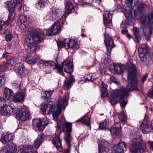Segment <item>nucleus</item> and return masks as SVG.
Returning a JSON list of instances; mask_svg holds the SVG:
<instances>
[{
	"mask_svg": "<svg viewBox=\"0 0 153 153\" xmlns=\"http://www.w3.org/2000/svg\"><path fill=\"white\" fill-rule=\"evenodd\" d=\"M13 37V35L12 33L10 34L8 36H5V40L7 42L10 41L12 39Z\"/></svg>",
	"mask_w": 153,
	"mask_h": 153,
	"instance_id": "8fccbe9b",
	"label": "nucleus"
},
{
	"mask_svg": "<svg viewBox=\"0 0 153 153\" xmlns=\"http://www.w3.org/2000/svg\"><path fill=\"white\" fill-rule=\"evenodd\" d=\"M29 34L26 37L25 43L28 57L26 59V62L28 64L33 65L36 63L38 58L35 57L31 59L29 56L33 57L35 56V52L39 48L37 44L40 42L41 35H44L43 32L36 30L29 31Z\"/></svg>",
	"mask_w": 153,
	"mask_h": 153,
	"instance_id": "f03ea898",
	"label": "nucleus"
},
{
	"mask_svg": "<svg viewBox=\"0 0 153 153\" xmlns=\"http://www.w3.org/2000/svg\"><path fill=\"white\" fill-rule=\"evenodd\" d=\"M60 23L58 21H56L48 30L47 35L52 36L57 34L60 31Z\"/></svg>",
	"mask_w": 153,
	"mask_h": 153,
	"instance_id": "9b49d317",
	"label": "nucleus"
},
{
	"mask_svg": "<svg viewBox=\"0 0 153 153\" xmlns=\"http://www.w3.org/2000/svg\"><path fill=\"white\" fill-rule=\"evenodd\" d=\"M3 95L4 98L10 100L13 99L14 96V93L11 89L6 88L4 89Z\"/></svg>",
	"mask_w": 153,
	"mask_h": 153,
	"instance_id": "6ab92c4d",
	"label": "nucleus"
},
{
	"mask_svg": "<svg viewBox=\"0 0 153 153\" xmlns=\"http://www.w3.org/2000/svg\"><path fill=\"white\" fill-rule=\"evenodd\" d=\"M140 128L143 133H144L147 132H149L150 131L149 126L148 124L145 125L142 123L140 125Z\"/></svg>",
	"mask_w": 153,
	"mask_h": 153,
	"instance_id": "e433bc0d",
	"label": "nucleus"
},
{
	"mask_svg": "<svg viewBox=\"0 0 153 153\" xmlns=\"http://www.w3.org/2000/svg\"><path fill=\"white\" fill-rule=\"evenodd\" d=\"M138 0H125L124 1L128 7H134L138 3Z\"/></svg>",
	"mask_w": 153,
	"mask_h": 153,
	"instance_id": "c9c22d12",
	"label": "nucleus"
},
{
	"mask_svg": "<svg viewBox=\"0 0 153 153\" xmlns=\"http://www.w3.org/2000/svg\"><path fill=\"white\" fill-rule=\"evenodd\" d=\"M7 21L4 22L3 20H1V30L2 29L3 26H7L9 24H7Z\"/></svg>",
	"mask_w": 153,
	"mask_h": 153,
	"instance_id": "6e6d98bb",
	"label": "nucleus"
},
{
	"mask_svg": "<svg viewBox=\"0 0 153 153\" xmlns=\"http://www.w3.org/2000/svg\"><path fill=\"white\" fill-rule=\"evenodd\" d=\"M44 135L41 134L38 135V137L34 142V145L35 147L38 148L43 143L44 140Z\"/></svg>",
	"mask_w": 153,
	"mask_h": 153,
	"instance_id": "412c9836",
	"label": "nucleus"
},
{
	"mask_svg": "<svg viewBox=\"0 0 153 153\" xmlns=\"http://www.w3.org/2000/svg\"><path fill=\"white\" fill-rule=\"evenodd\" d=\"M139 54L140 58L142 62L146 61L149 56V54L148 52H139Z\"/></svg>",
	"mask_w": 153,
	"mask_h": 153,
	"instance_id": "2f4dec72",
	"label": "nucleus"
},
{
	"mask_svg": "<svg viewBox=\"0 0 153 153\" xmlns=\"http://www.w3.org/2000/svg\"><path fill=\"white\" fill-rule=\"evenodd\" d=\"M23 0H13V1H7L5 3L6 7L9 8L10 12L13 13L15 7L18 4H22Z\"/></svg>",
	"mask_w": 153,
	"mask_h": 153,
	"instance_id": "1a4fd4ad",
	"label": "nucleus"
},
{
	"mask_svg": "<svg viewBox=\"0 0 153 153\" xmlns=\"http://www.w3.org/2000/svg\"><path fill=\"white\" fill-rule=\"evenodd\" d=\"M5 81V79L4 75H2L1 76V85H4Z\"/></svg>",
	"mask_w": 153,
	"mask_h": 153,
	"instance_id": "603ef678",
	"label": "nucleus"
},
{
	"mask_svg": "<svg viewBox=\"0 0 153 153\" xmlns=\"http://www.w3.org/2000/svg\"><path fill=\"white\" fill-rule=\"evenodd\" d=\"M53 144L56 147L57 150L61 152L62 150L61 141L59 137L58 136H55L52 141Z\"/></svg>",
	"mask_w": 153,
	"mask_h": 153,
	"instance_id": "f3484780",
	"label": "nucleus"
},
{
	"mask_svg": "<svg viewBox=\"0 0 153 153\" xmlns=\"http://www.w3.org/2000/svg\"><path fill=\"white\" fill-rule=\"evenodd\" d=\"M10 32H11V31H10V29H7L4 31L2 34L3 35L5 36L7 34L10 33Z\"/></svg>",
	"mask_w": 153,
	"mask_h": 153,
	"instance_id": "4d7b16f0",
	"label": "nucleus"
},
{
	"mask_svg": "<svg viewBox=\"0 0 153 153\" xmlns=\"http://www.w3.org/2000/svg\"><path fill=\"white\" fill-rule=\"evenodd\" d=\"M53 91V90L43 91L42 93H41L42 98L46 100H48V99L51 98Z\"/></svg>",
	"mask_w": 153,
	"mask_h": 153,
	"instance_id": "bb28decb",
	"label": "nucleus"
},
{
	"mask_svg": "<svg viewBox=\"0 0 153 153\" xmlns=\"http://www.w3.org/2000/svg\"><path fill=\"white\" fill-rule=\"evenodd\" d=\"M112 15L108 11L106 12L103 15V21L105 24L110 23L111 22Z\"/></svg>",
	"mask_w": 153,
	"mask_h": 153,
	"instance_id": "4be33fe9",
	"label": "nucleus"
},
{
	"mask_svg": "<svg viewBox=\"0 0 153 153\" xmlns=\"http://www.w3.org/2000/svg\"><path fill=\"white\" fill-rule=\"evenodd\" d=\"M26 71L24 65L23 64H22L18 67L17 73L22 77L25 75Z\"/></svg>",
	"mask_w": 153,
	"mask_h": 153,
	"instance_id": "7c9ffc66",
	"label": "nucleus"
},
{
	"mask_svg": "<svg viewBox=\"0 0 153 153\" xmlns=\"http://www.w3.org/2000/svg\"><path fill=\"white\" fill-rule=\"evenodd\" d=\"M138 50L139 53L148 52V46L145 44H143L139 46Z\"/></svg>",
	"mask_w": 153,
	"mask_h": 153,
	"instance_id": "f704fd0d",
	"label": "nucleus"
},
{
	"mask_svg": "<svg viewBox=\"0 0 153 153\" xmlns=\"http://www.w3.org/2000/svg\"><path fill=\"white\" fill-rule=\"evenodd\" d=\"M37 65L40 68H43L45 66H52L54 65L53 61L44 60L41 59L37 63Z\"/></svg>",
	"mask_w": 153,
	"mask_h": 153,
	"instance_id": "a211bd4d",
	"label": "nucleus"
},
{
	"mask_svg": "<svg viewBox=\"0 0 153 153\" xmlns=\"http://www.w3.org/2000/svg\"><path fill=\"white\" fill-rule=\"evenodd\" d=\"M8 66L6 63L5 64H4L3 65L1 66V71H4L6 70L7 67H8Z\"/></svg>",
	"mask_w": 153,
	"mask_h": 153,
	"instance_id": "5fc2aeb1",
	"label": "nucleus"
},
{
	"mask_svg": "<svg viewBox=\"0 0 153 153\" xmlns=\"http://www.w3.org/2000/svg\"><path fill=\"white\" fill-rule=\"evenodd\" d=\"M13 20V18H10L8 17L7 19V24H9L11 23Z\"/></svg>",
	"mask_w": 153,
	"mask_h": 153,
	"instance_id": "680f3d73",
	"label": "nucleus"
},
{
	"mask_svg": "<svg viewBox=\"0 0 153 153\" xmlns=\"http://www.w3.org/2000/svg\"><path fill=\"white\" fill-rule=\"evenodd\" d=\"M147 95L150 98L153 99V85L151 89L149 91Z\"/></svg>",
	"mask_w": 153,
	"mask_h": 153,
	"instance_id": "de8ad7c7",
	"label": "nucleus"
},
{
	"mask_svg": "<svg viewBox=\"0 0 153 153\" xmlns=\"http://www.w3.org/2000/svg\"><path fill=\"white\" fill-rule=\"evenodd\" d=\"M119 117L120 119L122 122L125 121L126 116L125 114L123 111L121 113L119 114Z\"/></svg>",
	"mask_w": 153,
	"mask_h": 153,
	"instance_id": "79ce46f5",
	"label": "nucleus"
},
{
	"mask_svg": "<svg viewBox=\"0 0 153 153\" xmlns=\"http://www.w3.org/2000/svg\"><path fill=\"white\" fill-rule=\"evenodd\" d=\"M27 21V17L25 15L20 16L18 20L19 25L21 28H23V26L26 27L25 23Z\"/></svg>",
	"mask_w": 153,
	"mask_h": 153,
	"instance_id": "5701e85b",
	"label": "nucleus"
},
{
	"mask_svg": "<svg viewBox=\"0 0 153 153\" xmlns=\"http://www.w3.org/2000/svg\"><path fill=\"white\" fill-rule=\"evenodd\" d=\"M126 150V145L124 142H120L114 145L112 152L114 153H123Z\"/></svg>",
	"mask_w": 153,
	"mask_h": 153,
	"instance_id": "f8f14e48",
	"label": "nucleus"
},
{
	"mask_svg": "<svg viewBox=\"0 0 153 153\" xmlns=\"http://www.w3.org/2000/svg\"><path fill=\"white\" fill-rule=\"evenodd\" d=\"M92 77L91 74H87L85 76V80L86 81H89L91 79Z\"/></svg>",
	"mask_w": 153,
	"mask_h": 153,
	"instance_id": "864d4df0",
	"label": "nucleus"
},
{
	"mask_svg": "<svg viewBox=\"0 0 153 153\" xmlns=\"http://www.w3.org/2000/svg\"><path fill=\"white\" fill-rule=\"evenodd\" d=\"M99 145H100L101 148H106V147L108 148L109 144L106 140H103L101 141L100 144H99Z\"/></svg>",
	"mask_w": 153,
	"mask_h": 153,
	"instance_id": "58836bf2",
	"label": "nucleus"
},
{
	"mask_svg": "<svg viewBox=\"0 0 153 153\" xmlns=\"http://www.w3.org/2000/svg\"><path fill=\"white\" fill-rule=\"evenodd\" d=\"M63 68H64V71L68 73L71 74L73 71L71 63L70 61L68 59H66L62 62L61 65H60L58 64H56L53 69H57V72L60 73L62 71Z\"/></svg>",
	"mask_w": 153,
	"mask_h": 153,
	"instance_id": "39448f33",
	"label": "nucleus"
},
{
	"mask_svg": "<svg viewBox=\"0 0 153 153\" xmlns=\"http://www.w3.org/2000/svg\"><path fill=\"white\" fill-rule=\"evenodd\" d=\"M2 142L6 144L12 140L14 138V136L11 133H4L2 135Z\"/></svg>",
	"mask_w": 153,
	"mask_h": 153,
	"instance_id": "aec40b11",
	"label": "nucleus"
},
{
	"mask_svg": "<svg viewBox=\"0 0 153 153\" xmlns=\"http://www.w3.org/2000/svg\"><path fill=\"white\" fill-rule=\"evenodd\" d=\"M148 21V23L149 25H150V26H149V28L150 31L149 34H151L152 33V30H151V27L153 25V10L152 11L149 15H147V18Z\"/></svg>",
	"mask_w": 153,
	"mask_h": 153,
	"instance_id": "393cba45",
	"label": "nucleus"
},
{
	"mask_svg": "<svg viewBox=\"0 0 153 153\" xmlns=\"http://www.w3.org/2000/svg\"><path fill=\"white\" fill-rule=\"evenodd\" d=\"M111 80L114 83H115L117 85H118V81L114 77L111 78Z\"/></svg>",
	"mask_w": 153,
	"mask_h": 153,
	"instance_id": "052dcab7",
	"label": "nucleus"
},
{
	"mask_svg": "<svg viewBox=\"0 0 153 153\" xmlns=\"http://www.w3.org/2000/svg\"><path fill=\"white\" fill-rule=\"evenodd\" d=\"M33 151V147L31 145L26 146L21 153H31Z\"/></svg>",
	"mask_w": 153,
	"mask_h": 153,
	"instance_id": "4c0bfd02",
	"label": "nucleus"
},
{
	"mask_svg": "<svg viewBox=\"0 0 153 153\" xmlns=\"http://www.w3.org/2000/svg\"><path fill=\"white\" fill-rule=\"evenodd\" d=\"M90 120V117L87 114H86L83 117L78 120L77 122L81 121L87 126H90L91 124Z\"/></svg>",
	"mask_w": 153,
	"mask_h": 153,
	"instance_id": "a878e982",
	"label": "nucleus"
},
{
	"mask_svg": "<svg viewBox=\"0 0 153 153\" xmlns=\"http://www.w3.org/2000/svg\"><path fill=\"white\" fill-rule=\"evenodd\" d=\"M66 39H65L64 42L61 41L58 43H57L58 47L60 48H61L63 47H65V48L66 44H67V43L65 42V41Z\"/></svg>",
	"mask_w": 153,
	"mask_h": 153,
	"instance_id": "a18cd8bd",
	"label": "nucleus"
},
{
	"mask_svg": "<svg viewBox=\"0 0 153 153\" xmlns=\"http://www.w3.org/2000/svg\"><path fill=\"white\" fill-rule=\"evenodd\" d=\"M125 69L124 65H114V69L116 73L121 74L124 71Z\"/></svg>",
	"mask_w": 153,
	"mask_h": 153,
	"instance_id": "c756f323",
	"label": "nucleus"
},
{
	"mask_svg": "<svg viewBox=\"0 0 153 153\" xmlns=\"http://www.w3.org/2000/svg\"><path fill=\"white\" fill-rule=\"evenodd\" d=\"M107 85L104 83H102L101 86V91H105L107 90Z\"/></svg>",
	"mask_w": 153,
	"mask_h": 153,
	"instance_id": "3c124183",
	"label": "nucleus"
},
{
	"mask_svg": "<svg viewBox=\"0 0 153 153\" xmlns=\"http://www.w3.org/2000/svg\"><path fill=\"white\" fill-rule=\"evenodd\" d=\"M121 129L120 124L117 123L114 124L111 127L109 130L112 134H117L119 133Z\"/></svg>",
	"mask_w": 153,
	"mask_h": 153,
	"instance_id": "dca6fc26",
	"label": "nucleus"
},
{
	"mask_svg": "<svg viewBox=\"0 0 153 153\" xmlns=\"http://www.w3.org/2000/svg\"><path fill=\"white\" fill-rule=\"evenodd\" d=\"M48 0H40L36 4V8L39 10H42L48 4Z\"/></svg>",
	"mask_w": 153,
	"mask_h": 153,
	"instance_id": "cd10ccee",
	"label": "nucleus"
},
{
	"mask_svg": "<svg viewBox=\"0 0 153 153\" xmlns=\"http://www.w3.org/2000/svg\"><path fill=\"white\" fill-rule=\"evenodd\" d=\"M128 74H127L128 84L126 88H123L120 90H114L111 93L110 102L113 105L117 102V98H118L120 105L121 107L125 106L126 103L122 99L127 94L129 91L137 90V79L136 77L137 72L135 65L130 61L127 63Z\"/></svg>",
	"mask_w": 153,
	"mask_h": 153,
	"instance_id": "f257e3e1",
	"label": "nucleus"
},
{
	"mask_svg": "<svg viewBox=\"0 0 153 153\" xmlns=\"http://www.w3.org/2000/svg\"><path fill=\"white\" fill-rule=\"evenodd\" d=\"M24 98V93L22 92L16 94L13 98V101L15 102H22L23 101Z\"/></svg>",
	"mask_w": 153,
	"mask_h": 153,
	"instance_id": "b1692460",
	"label": "nucleus"
},
{
	"mask_svg": "<svg viewBox=\"0 0 153 153\" xmlns=\"http://www.w3.org/2000/svg\"><path fill=\"white\" fill-rule=\"evenodd\" d=\"M72 124L70 123L65 122L64 123L60 122L57 123L56 131L59 133L64 130L65 126L66 127V134L65 137V141L68 144V147L67 149H68V151L70 150L71 147V141L72 140V138L70 134L72 130Z\"/></svg>",
	"mask_w": 153,
	"mask_h": 153,
	"instance_id": "20e7f679",
	"label": "nucleus"
},
{
	"mask_svg": "<svg viewBox=\"0 0 153 153\" xmlns=\"http://www.w3.org/2000/svg\"><path fill=\"white\" fill-rule=\"evenodd\" d=\"M8 53L6 52H5L4 53H3L2 55V57L3 58H6L8 56Z\"/></svg>",
	"mask_w": 153,
	"mask_h": 153,
	"instance_id": "338daca9",
	"label": "nucleus"
},
{
	"mask_svg": "<svg viewBox=\"0 0 153 153\" xmlns=\"http://www.w3.org/2000/svg\"><path fill=\"white\" fill-rule=\"evenodd\" d=\"M148 143L149 145L150 148L153 150V141H149Z\"/></svg>",
	"mask_w": 153,
	"mask_h": 153,
	"instance_id": "0e129e2a",
	"label": "nucleus"
},
{
	"mask_svg": "<svg viewBox=\"0 0 153 153\" xmlns=\"http://www.w3.org/2000/svg\"><path fill=\"white\" fill-rule=\"evenodd\" d=\"M16 60L14 58L10 59L7 61L6 64L10 68L12 67V65L15 64L16 62Z\"/></svg>",
	"mask_w": 153,
	"mask_h": 153,
	"instance_id": "ea45409f",
	"label": "nucleus"
},
{
	"mask_svg": "<svg viewBox=\"0 0 153 153\" xmlns=\"http://www.w3.org/2000/svg\"><path fill=\"white\" fill-rule=\"evenodd\" d=\"M140 133L139 132H136L132 137L135 140H137L140 137Z\"/></svg>",
	"mask_w": 153,
	"mask_h": 153,
	"instance_id": "09e8293b",
	"label": "nucleus"
},
{
	"mask_svg": "<svg viewBox=\"0 0 153 153\" xmlns=\"http://www.w3.org/2000/svg\"><path fill=\"white\" fill-rule=\"evenodd\" d=\"M134 33L135 37L137 39H139L140 38V34H139V31L134 32Z\"/></svg>",
	"mask_w": 153,
	"mask_h": 153,
	"instance_id": "13d9d810",
	"label": "nucleus"
},
{
	"mask_svg": "<svg viewBox=\"0 0 153 153\" xmlns=\"http://www.w3.org/2000/svg\"><path fill=\"white\" fill-rule=\"evenodd\" d=\"M128 32V30L126 28H124V29H123L122 30V33L123 34H127Z\"/></svg>",
	"mask_w": 153,
	"mask_h": 153,
	"instance_id": "69168bd1",
	"label": "nucleus"
},
{
	"mask_svg": "<svg viewBox=\"0 0 153 153\" xmlns=\"http://www.w3.org/2000/svg\"><path fill=\"white\" fill-rule=\"evenodd\" d=\"M102 93L101 94V97L103 98L104 97L107 96V93L106 92V91H102Z\"/></svg>",
	"mask_w": 153,
	"mask_h": 153,
	"instance_id": "e2e57ef3",
	"label": "nucleus"
},
{
	"mask_svg": "<svg viewBox=\"0 0 153 153\" xmlns=\"http://www.w3.org/2000/svg\"><path fill=\"white\" fill-rule=\"evenodd\" d=\"M16 115L19 120L22 121L27 120L29 119L30 116L29 110L26 108H22L18 110L16 112Z\"/></svg>",
	"mask_w": 153,
	"mask_h": 153,
	"instance_id": "0eeeda50",
	"label": "nucleus"
},
{
	"mask_svg": "<svg viewBox=\"0 0 153 153\" xmlns=\"http://www.w3.org/2000/svg\"><path fill=\"white\" fill-rule=\"evenodd\" d=\"M104 43L105 45L107 51V55L108 56L110 55V53L112 49L114 47L113 40L112 38L105 33L104 34Z\"/></svg>",
	"mask_w": 153,
	"mask_h": 153,
	"instance_id": "423d86ee",
	"label": "nucleus"
},
{
	"mask_svg": "<svg viewBox=\"0 0 153 153\" xmlns=\"http://www.w3.org/2000/svg\"><path fill=\"white\" fill-rule=\"evenodd\" d=\"M147 150L145 146L137 142L134 143L130 150L132 153H145Z\"/></svg>",
	"mask_w": 153,
	"mask_h": 153,
	"instance_id": "6e6552de",
	"label": "nucleus"
},
{
	"mask_svg": "<svg viewBox=\"0 0 153 153\" xmlns=\"http://www.w3.org/2000/svg\"><path fill=\"white\" fill-rule=\"evenodd\" d=\"M9 153H16L17 149L15 144L11 143L8 145Z\"/></svg>",
	"mask_w": 153,
	"mask_h": 153,
	"instance_id": "72a5a7b5",
	"label": "nucleus"
},
{
	"mask_svg": "<svg viewBox=\"0 0 153 153\" xmlns=\"http://www.w3.org/2000/svg\"><path fill=\"white\" fill-rule=\"evenodd\" d=\"M8 145L3 147L1 149V151L3 153H9Z\"/></svg>",
	"mask_w": 153,
	"mask_h": 153,
	"instance_id": "49530a36",
	"label": "nucleus"
},
{
	"mask_svg": "<svg viewBox=\"0 0 153 153\" xmlns=\"http://www.w3.org/2000/svg\"><path fill=\"white\" fill-rule=\"evenodd\" d=\"M69 42L66 44L65 48L67 49L72 48L77 50L79 48L78 42L73 39H68Z\"/></svg>",
	"mask_w": 153,
	"mask_h": 153,
	"instance_id": "2eb2a0df",
	"label": "nucleus"
},
{
	"mask_svg": "<svg viewBox=\"0 0 153 153\" xmlns=\"http://www.w3.org/2000/svg\"><path fill=\"white\" fill-rule=\"evenodd\" d=\"M146 6V4L141 3L139 4L137 7V10L140 13V22L142 24H144L145 23L147 16H146V15L144 13H142V12L144 11L145 10V8Z\"/></svg>",
	"mask_w": 153,
	"mask_h": 153,
	"instance_id": "9d476101",
	"label": "nucleus"
},
{
	"mask_svg": "<svg viewBox=\"0 0 153 153\" xmlns=\"http://www.w3.org/2000/svg\"><path fill=\"white\" fill-rule=\"evenodd\" d=\"M14 108L10 105L4 104L1 107V114L3 115L10 114L13 113Z\"/></svg>",
	"mask_w": 153,
	"mask_h": 153,
	"instance_id": "4468645a",
	"label": "nucleus"
},
{
	"mask_svg": "<svg viewBox=\"0 0 153 153\" xmlns=\"http://www.w3.org/2000/svg\"><path fill=\"white\" fill-rule=\"evenodd\" d=\"M67 17V16L65 15H63L61 17V18L62 19V21H64L65 20L66 17Z\"/></svg>",
	"mask_w": 153,
	"mask_h": 153,
	"instance_id": "774afa93",
	"label": "nucleus"
},
{
	"mask_svg": "<svg viewBox=\"0 0 153 153\" xmlns=\"http://www.w3.org/2000/svg\"><path fill=\"white\" fill-rule=\"evenodd\" d=\"M65 13L67 14H70L73 10L74 7L73 5L70 2L67 1L65 6Z\"/></svg>",
	"mask_w": 153,
	"mask_h": 153,
	"instance_id": "473e14b6",
	"label": "nucleus"
},
{
	"mask_svg": "<svg viewBox=\"0 0 153 153\" xmlns=\"http://www.w3.org/2000/svg\"><path fill=\"white\" fill-rule=\"evenodd\" d=\"M70 80H65L64 81L63 85L64 89L65 90H68L71 86V83L72 81L74 80V79L71 76H70L69 77Z\"/></svg>",
	"mask_w": 153,
	"mask_h": 153,
	"instance_id": "c85d7f7f",
	"label": "nucleus"
},
{
	"mask_svg": "<svg viewBox=\"0 0 153 153\" xmlns=\"http://www.w3.org/2000/svg\"><path fill=\"white\" fill-rule=\"evenodd\" d=\"M48 121H42L40 119H34L33 120V125L40 130H43L48 124Z\"/></svg>",
	"mask_w": 153,
	"mask_h": 153,
	"instance_id": "ddd939ff",
	"label": "nucleus"
},
{
	"mask_svg": "<svg viewBox=\"0 0 153 153\" xmlns=\"http://www.w3.org/2000/svg\"><path fill=\"white\" fill-rule=\"evenodd\" d=\"M52 13L53 15H56L58 17H60L61 16V11L60 10L56 9L53 11Z\"/></svg>",
	"mask_w": 153,
	"mask_h": 153,
	"instance_id": "37998d69",
	"label": "nucleus"
},
{
	"mask_svg": "<svg viewBox=\"0 0 153 153\" xmlns=\"http://www.w3.org/2000/svg\"><path fill=\"white\" fill-rule=\"evenodd\" d=\"M99 153H109V149L108 148H101L100 145H99Z\"/></svg>",
	"mask_w": 153,
	"mask_h": 153,
	"instance_id": "a19ab883",
	"label": "nucleus"
},
{
	"mask_svg": "<svg viewBox=\"0 0 153 153\" xmlns=\"http://www.w3.org/2000/svg\"><path fill=\"white\" fill-rule=\"evenodd\" d=\"M148 76V74L146 73L143 76L142 79V81L143 83L144 82L145 80L146 79L147 77Z\"/></svg>",
	"mask_w": 153,
	"mask_h": 153,
	"instance_id": "bf43d9fd",
	"label": "nucleus"
},
{
	"mask_svg": "<svg viewBox=\"0 0 153 153\" xmlns=\"http://www.w3.org/2000/svg\"><path fill=\"white\" fill-rule=\"evenodd\" d=\"M68 105L67 101L65 99L59 100L56 104V110L54 111V103L50 101L48 103L42 105L41 110L43 114H49L52 113L53 118L56 121L58 119L61 112L62 108Z\"/></svg>",
	"mask_w": 153,
	"mask_h": 153,
	"instance_id": "7ed1b4c3",
	"label": "nucleus"
},
{
	"mask_svg": "<svg viewBox=\"0 0 153 153\" xmlns=\"http://www.w3.org/2000/svg\"><path fill=\"white\" fill-rule=\"evenodd\" d=\"M99 127L102 129H105L107 128L108 126L106 120H105L100 124Z\"/></svg>",
	"mask_w": 153,
	"mask_h": 153,
	"instance_id": "c03bdc74",
	"label": "nucleus"
}]
</instances>
